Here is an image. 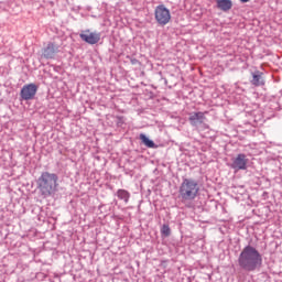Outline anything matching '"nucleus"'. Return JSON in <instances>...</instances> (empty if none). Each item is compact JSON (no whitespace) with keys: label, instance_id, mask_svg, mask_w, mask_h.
<instances>
[{"label":"nucleus","instance_id":"nucleus-6","mask_svg":"<svg viewBox=\"0 0 282 282\" xmlns=\"http://www.w3.org/2000/svg\"><path fill=\"white\" fill-rule=\"evenodd\" d=\"M79 37L85 43H88V45H96V43L100 42V33L98 32H90L89 30H86L79 34Z\"/></svg>","mask_w":282,"mask_h":282},{"label":"nucleus","instance_id":"nucleus-12","mask_svg":"<svg viewBox=\"0 0 282 282\" xmlns=\"http://www.w3.org/2000/svg\"><path fill=\"white\" fill-rule=\"evenodd\" d=\"M117 197L119 199H122L124 204H129V199L131 197V194L127 189H118L117 191Z\"/></svg>","mask_w":282,"mask_h":282},{"label":"nucleus","instance_id":"nucleus-9","mask_svg":"<svg viewBox=\"0 0 282 282\" xmlns=\"http://www.w3.org/2000/svg\"><path fill=\"white\" fill-rule=\"evenodd\" d=\"M58 52V45L50 42L47 46L43 50L44 58H54Z\"/></svg>","mask_w":282,"mask_h":282},{"label":"nucleus","instance_id":"nucleus-3","mask_svg":"<svg viewBox=\"0 0 282 282\" xmlns=\"http://www.w3.org/2000/svg\"><path fill=\"white\" fill-rule=\"evenodd\" d=\"M178 193L184 202H193L199 195V184L193 178H184Z\"/></svg>","mask_w":282,"mask_h":282},{"label":"nucleus","instance_id":"nucleus-5","mask_svg":"<svg viewBox=\"0 0 282 282\" xmlns=\"http://www.w3.org/2000/svg\"><path fill=\"white\" fill-rule=\"evenodd\" d=\"M36 91H39V86H36V84L24 85L20 91V96L22 100H34Z\"/></svg>","mask_w":282,"mask_h":282},{"label":"nucleus","instance_id":"nucleus-4","mask_svg":"<svg viewBox=\"0 0 282 282\" xmlns=\"http://www.w3.org/2000/svg\"><path fill=\"white\" fill-rule=\"evenodd\" d=\"M154 19L159 25H167L171 22V10L164 4L158 6L154 10Z\"/></svg>","mask_w":282,"mask_h":282},{"label":"nucleus","instance_id":"nucleus-7","mask_svg":"<svg viewBox=\"0 0 282 282\" xmlns=\"http://www.w3.org/2000/svg\"><path fill=\"white\" fill-rule=\"evenodd\" d=\"M231 169H234V171H246V169H248V156L243 153L238 154L232 160Z\"/></svg>","mask_w":282,"mask_h":282},{"label":"nucleus","instance_id":"nucleus-2","mask_svg":"<svg viewBox=\"0 0 282 282\" xmlns=\"http://www.w3.org/2000/svg\"><path fill=\"white\" fill-rule=\"evenodd\" d=\"M37 189L44 199L56 195L58 191V175L55 173L43 172L37 178Z\"/></svg>","mask_w":282,"mask_h":282},{"label":"nucleus","instance_id":"nucleus-13","mask_svg":"<svg viewBox=\"0 0 282 282\" xmlns=\"http://www.w3.org/2000/svg\"><path fill=\"white\" fill-rule=\"evenodd\" d=\"M139 138H140L141 142H142V144L148 147V149H155V142L150 140L145 134L141 133Z\"/></svg>","mask_w":282,"mask_h":282},{"label":"nucleus","instance_id":"nucleus-10","mask_svg":"<svg viewBox=\"0 0 282 282\" xmlns=\"http://www.w3.org/2000/svg\"><path fill=\"white\" fill-rule=\"evenodd\" d=\"M251 85H253L254 87H263V85H265V80L263 79V73L259 70L252 73Z\"/></svg>","mask_w":282,"mask_h":282},{"label":"nucleus","instance_id":"nucleus-11","mask_svg":"<svg viewBox=\"0 0 282 282\" xmlns=\"http://www.w3.org/2000/svg\"><path fill=\"white\" fill-rule=\"evenodd\" d=\"M216 6L218 10L223 12H228L232 10V1L231 0H216Z\"/></svg>","mask_w":282,"mask_h":282},{"label":"nucleus","instance_id":"nucleus-8","mask_svg":"<svg viewBox=\"0 0 282 282\" xmlns=\"http://www.w3.org/2000/svg\"><path fill=\"white\" fill-rule=\"evenodd\" d=\"M188 121L192 127H199V124H204V122H206V112H191Z\"/></svg>","mask_w":282,"mask_h":282},{"label":"nucleus","instance_id":"nucleus-15","mask_svg":"<svg viewBox=\"0 0 282 282\" xmlns=\"http://www.w3.org/2000/svg\"><path fill=\"white\" fill-rule=\"evenodd\" d=\"M241 1V3H248V1H250V0H240Z\"/></svg>","mask_w":282,"mask_h":282},{"label":"nucleus","instance_id":"nucleus-1","mask_svg":"<svg viewBox=\"0 0 282 282\" xmlns=\"http://www.w3.org/2000/svg\"><path fill=\"white\" fill-rule=\"evenodd\" d=\"M238 265L245 272H257L263 265V256L257 248L248 245L238 257Z\"/></svg>","mask_w":282,"mask_h":282},{"label":"nucleus","instance_id":"nucleus-14","mask_svg":"<svg viewBox=\"0 0 282 282\" xmlns=\"http://www.w3.org/2000/svg\"><path fill=\"white\" fill-rule=\"evenodd\" d=\"M161 232L165 237H169L171 235V228L169 227V225H163V227L161 229Z\"/></svg>","mask_w":282,"mask_h":282}]
</instances>
